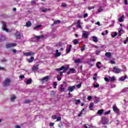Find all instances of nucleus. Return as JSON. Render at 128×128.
<instances>
[{
    "instance_id": "1",
    "label": "nucleus",
    "mask_w": 128,
    "mask_h": 128,
    "mask_svg": "<svg viewBox=\"0 0 128 128\" xmlns=\"http://www.w3.org/2000/svg\"><path fill=\"white\" fill-rule=\"evenodd\" d=\"M68 67H66L64 66H62L60 68H56V72H60V70H63L62 72H60V74H59V76H62V74H64V72H68Z\"/></svg>"
},
{
    "instance_id": "2",
    "label": "nucleus",
    "mask_w": 128,
    "mask_h": 128,
    "mask_svg": "<svg viewBox=\"0 0 128 128\" xmlns=\"http://www.w3.org/2000/svg\"><path fill=\"white\" fill-rule=\"evenodd\" d=\"M10 78H6L2 82L4 86H8L10 84Z\"/></svg>"
},
{
    "instance_id": "3",
    "label": "nucleus",
    "mask_w": 128,
    "mask_h": 128,
    "mask_svg": "<svg viewBox=\"0 0 128 128\" xmlns=\"http://www.w3.org/2000/svg\"><path fill=\"white\" fill-rule=\"evenodd\" d=\"M18 44L16 43H11L6 45V48H14V46H16Z\"/></svg>"
},
{
    "instance_id": "4",
    "label": "nucleus",
    "mask_w": 128,
    "mask_h": 128,
    "mask_svg": "<svg viewBox=\"0 0 128 128\" xmlns=\"http://www.w3.org/2000/svg\"><path fill=\"white\" fill-rule=\"evenodd\" d=\"M36 53L32 52H24V56H34Z\"/></svg>"
},
{
    "instance_id": "5",
    "label": "nucleus",
    "mask_w": 128,
    "mask_h": 128,
    "mask_svg": "<svg viewBox=\"0 0 128 128\" xmlns=\"http://www.w3.org/2000/svg\"><path fill=\"white\" fill-rule=\"evenodd\" d=\"M50 76H46L45 77L42 78L40 80L41 82H46L48 80H50Z\"/></svg>"
},
{
    "instance_id": "6",
    "label": "nucleus",
    "mask_w": 128,
    "mask_h": 128,
    "mask_svg": "<svg viewBox=\"0 0 128 128\" xmlns=\"http://www.w3.org/2000/svg\"><path fill=\"white\" fill-rule=\"evenodd\" d=\"M2 30H4L6 32H8V29L6 28V22H2Z\"/></svg>"
},
{
    "instance_id": "7",
    "label": "nucleus",
    "mask_w": 128,
    "mask_h": 128,
    "mask_svg": "<svg viewBox=\"0 0 128 128\" xmlns=\"http://www.w3.org/2000/svg\"><path fill=\"white\" fill-rule=\"evenodd\" d=\"M76 89V86H70L68 88V92H72Z\"/></svg>"
},
{
    "instance_id": "8",
    "label": "nucleus",
    "mask_w": 128,
    "mask_h": 128,
    "mask_svg": "<svg viewBox=\"0 0 128 128\" xmlns=\"http://www.w3.org/2000/svg\"><path fill=\"white\" fill-rule=\"evenodd\" d=\"M14 36H16V38L17 40H20L22 38V34H20V32H17L15 34Z\"/></svg>"
},
{
    "instance_id": "9",
    "label": "nucleus",
    "mask_w": 128,
    "mask_h": 128,
    "mask_svg": "<svg viewBox=\"0 0 128 128\" xmlns=\"http://www.w3.org/2000/svg\"><path fill=\"white\" fill-rule=\"evenodd\" d=\"M113 72H115L116 74H120V69L116 67H114L113 68Z\"/></svg>"
},
{
    "instance_id": "10",
    "label": "nucleus",
    "mask_w": 128,
    "mask_h": 128,
    "mask_svg": "<svg viewBox=\"0 0 128 128\" xmlns=\"http://www.w3.org/2000/svg\"><path fill=\"white\" fill-rule=\"evenodd\" d=\"M82 36L84 38H88V32L87 31H83Z\"/></svg>"
},
{
    "instance_id": "11",
    "label": "nucleus",
    "mask_w": 128,
    "mask_h": 128,
    "mask_svg": "<svg viewBox=\"0 0 128 128\" xmlns=\"http://www.w3.org/2000/svg\"><path fill=\"white\" fill-rule=\"evenodd\" d=\"M110 122V120L108 119L104 118L102 120V124H108V122Z\"/></svg>"
},
{
    "instance_id": "12",
    "label": "nucleus",
    "mask_w": 128,
    "mask_h": 128,
    "mask_svg": "<svg viewBox=\"0 0 128 128\" xmlns=\"http://www.w3.org/2000/svg\"><path fill=\"white\" fill-rule=\"evenodd\" d=\"M112 109L114 112H116V114H118V108L116 107V106H112Z\"/></svg>"
},
{
    "instance_id": "13",
    "label": "nucleus",
    "mask_w": 128,
    "mask_h": 128,
    "mask_svg": "<svg viewBox=\"0 0 128 128\" xmlns=\"http://www.w3.org/2000/svg\"><path fill=\"white\" fill-rule=\"evenodd\" d=\"M77 28H82V25H80V20H78L76 22Z\"/></svg>"
},
{
    "instance_id": "14",
    "label": "nucleus",
    "mask_w": 128,
    "mask_h": 128,
    "mask_svg": "<svg viewBox=\"0 0 128 128\" xmlns=\"http://www.w3.org/2000/svg\"><path fill=\"white\" fill-rule=\"evenodd\" d=\"M34 57H31L28 59H27V61L28 62H29L30 64V62H34Z\"/></svg>"
},
{
    "instance_id": "15",
    "label": "nucleus",
    "mask_w": 128,
    "mask_h": 128,
    "mask_svg": "<svg viewBox=\"0 0 128 128\" xmlns=\"http://www.w3.org/2000/svg\"><path fill=\"white\" fill-rule=\"evenodd\" d=\"M72 45H70L68 48L66 50V54H70V50H72Z\"/></svg>"
},
{
    "instance_id": "16",
    "label": "nucleus",
    "mask_w": 128,
    "mask_h": 128,
    "mask_svg": "<svg viewBox=\"0 0 128 128\" xmlns=\"http://www.w3.org/2000/svg\"><path fill=\"white\" fill-rule=\"evenodd\" d=\"M104 110H100L98 111L97 114H99V116H102L104 114Z\"/></svg>"
},
{
    "instance_id": "17",
    "label": "nucleus",
    "mask_w": 128,
    "mask_h": 128,
    "mask_svg": "<svg viewBox=\"0 0 128 128\" xmlns=\"http://www.w3.org/2000/svg\"><path fill=\"white\" fill-rule=\"evenodd\" d=\"M32 70H38V64L33 66Z\"/></svg>"
},
{
    "instance_id": "18",
    "label": "nucleus",
    "mask_w": 128,
    "mask_h": 128,
    "mask_svg": "<svg viewBox=\"0 0 128 128\" xmlns=\"http://www.w3.org/2000/svg\"><path fill=\"white\" fill-rule=\"evenodd\" d=\"M32 26V22H30V21H28L26 22V26L27 28H30V26Z\"/></svg>"
},
{
    "instance_id": "19",
    "label": "nucleus",
    "mask_w": 128,
    "mask_h": 128,
    "mask_svg": "<svg viewBox=\"0 0 128 128\" xmlns=\"http://www.w3.org/2000/svg\"><path fill=\"white\" fill-rule=\"evenodd\" d=\"M124 15H122L120 18H118V20L120 22H124Z\"/></svg>"
},
{
    "instance_id": "20",
    "label": "nucleus",
    "mask_w": 128,
    "mask_h": 128,
    "mask_svg": "<svg viewBox=\"0 0 128 128\" xmlns=\"http://www.w3.org/2000/svg\"><path fill=\"white\" fill-rule=\"evenodd\" d=\"M92 40L94 42H98V38L96 36L92 37Z\"/></svg>"
},
{
    "instance_id": "21",
    "label": "nucleus",
    "mask_w": 128,
    "mask_h": 128,
    "mask_svg": "<svg viewBox=\"0 0 128 128\" xmlns=\"http://www.w3.org/2000/svg\"><path fill=\"white\" fill-rule=\"evenodd\" d=\"M50 8H46L44 9H42V12H50Z\"/></svg>"
},
{
    "instance_id": "22",
    "label": "nucleus",
    "mask_w": 128,
    "mask_h": 128,
    "mask_svg": "<svg viewBox=\"0 0 128 128\" xmlns=\"http://www.w3.org/2000/svg\"><path fill=\"white\" fill-rule=\"evenodd\" d=\"M60 90L61 92H64L65 88H64L63 84H61Z\"/></svg>"
},
{
    "instance_id": "23",
    "label": "nucleus",
    "mask_w": 128,
    "mask_h": 128,
    "mask_svg": "<svg viewBox=\"0 0 128 128\" xmlns=\"http://www.w3.org/2000/svg\"><path fill=\"white\" fill-rule=\"evenodd\" d=\"M105 56H107V58H110L112 56V54L110 52H106Z\"/></svg>"
},
{
    "instance_id": "24",
    "label": "nucleus",
    "mask_w": 128,
    "mask_h": 128,
    "mask_svg": "<svg viewBox=\"0 0 128 128\" xmlns=\"http://www.w3.org/2000/svg\"><path fill=\"white\" fill-rule=\"evenodd\" d=\"M6 37H4V36H0V42H4V40H5Z\"/></svg>"
},
{
    "instance_id": "25",
    "label": "nucleus",
    "mask_w": 128,
    "mask_h": 128,
    "mask_svg": "<svg viewBox=\"0 0 128 128\" xmlns=\"http://www.w3.org/2000/svg\"><path fill=\"white\" fill-rule=\"evenodd\" d=\"M62 54V53L60 52H58V50H56V56H60V55Z\"/></svg>"
},
{
    "instance_id": "26",
    "label": "nucleus",
    "mask_w": 128,
    "mask_h": 128,
    "mask_svg": "<svg viewBox=\"0 0 128 128\" xmlns=\"http://www.w3.org/2000/svg\"><path fill=\"white\" fill-rule=\"evenodd\" d=\"M16 97L14 96L10 97V100L11 102H14V100H16Z\"/></svg>"
},
{
    "instance_id": "27",
    "label": "nucleus",
    "mask_w": 128,
    "mask_h": 128,
    "mask_svg": "<svg viewBox=\"0 0 128 128\" xmlns=\"http://www.w3.org/2000/svg\"><path fill=\"white\" fill-rule=\"evenodd\" d=\"M32 100H24V104H30V102H32Z\"/></svg>"
},
{
    "instance_id": "28",
    "label": "nucleus",
    "mask_w": 128,
    "mask_h": 128,
    "mask_svg": "<svg viewBox=\"0 0 128 128\" xmlns=\"http://www.w3.org/2000/svg\"><path fill=\"white\" fill-rule=\"evenodd\" d=\"M83 112H84V108L80 112V113L78 114V116H79V118H80V116H82Z\"/></svg>"
},
{
    "instance_id": "29",
    "label": "nucleus",
    "mask_w": 128,
    "mask_h": 128,
    "mask_svg": "<svg viewBox=\"0 0 128 128\" xmlns=\"http://www.w3.org/2000/svg\"><path fill=\"white\" fill-rule=\"evenodd\" d=\"M73 42H74V44H78L80 43V42H78V40L76 39L74 40Z\"/></svg>"
},
{
    "instance_id": "30",
    "label": "nucleus",
    "mask_w": 128,
    "mask_h": 128,
    "mask_svg": "<svg viewBox=\"0 0 128 128\" xmlns=\"http://www.w3.org/2000/svg\"><path fill=\"white\" fill-rule=\"evenodd\" d=\"M32 78L26 81L27 84H32Z\"/></svg>"
},
{
    "instance_id": "31",
    "label": "nucleus",
    "mask_w": 128,
    "mask_h": 128,
    "mask_svg": "<svg viewBox=\"0 0 128 128\" xmlns=\"http://www.w3.org/2000/svg\"><path fill=\"white\" fill-rule=\"evenodd\" d=\"M42 26V24H38L36 26H34V29L36 30L37 28H40Z\"/></svg>"
},
{
    "instance_id": "32",
    "label": "nucleus",
    "mask_w": 128,
    "mask_h": 128,
    "mask_svg": "<svg viewBox=\"0 0 128 128\" xmlns=\"http://www.w3.org/2000/svg\"><path fill=\"white\" fill-rule=\"evenodd\" d=\"M94 107V102H90L89 106V108L92 110V108Z\"/></svg>"
},
{
    "instance_id": "33",
    "label": "nucleus",
    "mask_w": 128,
    "mask_h": 128,
    "mask_svg": "<svg viewBox=\"0 0 128 128\" xmlns=\"http://www.w3.org/2000/svg\"><path fill=\"white\" fill-rule=\"evenodd\" d=\"M74 62L75 64H79V62H80V59L78 58L77 60H74Z\"/></svg>"
},
{
    "instance_id": "34",
    "label": "nucleus",
    "mask_w": 128,
    "mask_h": 128,
    "mask_svg": "<svg viewBox=\"0 0 128 128\" xmlns=\"http://www.w3.org/2000/svg\"><path fill=\"white\" fill-rule=\"evenodd\" d=\"M126 78V76L125 77H122L120 78V80H121L122 82H124V80Z\"/></svg>"
},
{
    "instance_id": "35",
    "label": "nucleus",
    "mask_w": 128,
    "mask_h": 128,
    "mask_svg": "<svg viewBox=\"0 0 128 128\" xmlns=\"http://www.w3.org/2000/svg\"><path fill=\"white\" fill-rule=\"evenodd\" d=\"M110 114V110H108V111H107V112H106L104 113V114L105 116H108V114Z\"/></svg>"
},
{
    "instance_id": "36",
    "label": "nucleus",
    "mask_w": 128,
    "mask_h": 128,
    "mask_svg": "<svg viewBox=\"0 0 128 128\" xmlns=\"http://www.w3.org/2000/svg\"><path fill=\"white\" fill-rule=\"evenodd\" d=\"M60 20H55V21L54 22V24H60Z\"/></svg>"
},
{
    "instance_id": "37",
    "label": "nucleus",
    "mask_w": 128,
    "mask_h": 128,
    "mask_svg": "<svg viewBox=\"0 0 128 128\" xmlns=\"http://www.w3.org/2000/svg\"><path fill=\"white\" fill-rule=\"evenodd\" d=\"M80 103V100L78 99V100H76V102H75V104L78 105V104Z\"/></svg>"
},
{
    "instance_id": "38",
    "label": "nucleus",
    "mask_w": 128,
    "mask_h": 128,
    "mask_svg": "<svg viewBox=\"0 0 128 128\" xmlns=\"http://www.w3.org/2000/svg\"><path fill=\"white\" fill-rule=\"evenodd\" d=\"M103 10H104L102 9V8H100L98 9V14H100V12H102Z\"/></svg>"
},
{
    "instance_id": "39",
    "label": "nucleus",
    "mask_w": 128,
    "mask_h": 128,
    "mask_svg": "<svg viewBox=\"0 0 128 128\" xmlns=\"http://www.w3.org/2000/svg\"><path fill=\"white\" fill-rule=\"evenodd\" d=\"M70 72H72V73L74 74V72H76V70H74V68H71L70 69Z\"/></svg>"
},
{
    "instance_id": "40",
    "label": "nucleus",
    "mask_w": 128,
    "mask_h": 128,
    "mask_svg": "<svg viewBox=\"0 0 128 128\" xmlns=\"http://www.w3.org/2000/svg\"><path fill=\"white\" fill-rule=\"evenodd\" d=\"M101 62H98L97 64H96V66L98 68H100L102 67H100V66H98V64H100Z\"/></svg>"
},
{
    "instance_id": "41",
    "label": "nucleus",
    "mask_w": 128,
    "mask_h": 128,
    "mask_svg": "<svg viewBox=\"0 0 128 128\" xmlns=\"http://www.w3.org/2000/svg\"><path fill=\"white\" fill-rule=\"evenodd\" d=\"M86 48V45L84 44L82 48H81V52H84Z\"/></svg>"
},
{
    "instance_id": "42",
    "label": "nucleus",
    "mask_w": 128,
    "mask_h": 128,
    "mask_svg": "<svg viewBox=\"0 0 128 128\" xmlns=\"http://www.w3.org/2000/svg\"><path fill=\"white\" fill-rule=\"evenodd\" d=\"M68 6V4H66V3H62V8H66V6Z\"/></svg>"
},
{
    "instance_id": "43",
    "label": "nucleus",
    "mask_w": 128,
    "mask_h": 128,
    "mask_svg": "<svg viewBox=\"0 0 128 128\" xmlns=\"http://www.w3.org/2000/svg\"><path fill=\"white\" fill-rule=\"evenodd\" d=\"M104 80L106 82H110V79H108V78L107 77H105L104 78Z\"/></svg>"
},
{
    "instance_id": "44",
    "label": "nucleus",
    "mask_w": 128,
    "mask_h": 128,
    "mask_svg": "<svg viewBox=\"0 0 128 128\" xmlns=\"http://www.w3.org/2000/svg\"><path fill=\"white\" fill-rule=\"evenodd\" d=\"M62 122H60L59 124H58V128H62Z\"/></svg>"
},
{
    "instance_id": "45",
    "label": "nucleus",
    "mask_w": 128,
    "mask_h": 128,
    "mask_svg": "<svg viewBox=\"0 0 128 128\" xmlns=\"http://www.w3.org/2000/svg\"><path fill=\"white\" fill-rule=\"evenodd\" d=\"M57 122H60L62 120V117L59 116L56 118Z\"/></svg>"
},
{
    "instance_id": "46",
    "label": "nucleus",
    "mask_w": 128,
    "mask_h": 128,
    "mask_svg": "<svg viewBox=\"0 0 128 128\" xmlns=\"http://www.w3.org/2000/svg\"><path fill=\"white\" fill-rule=\"evenodd\" d=\"M82 86V83H80L76 85V88H80Z\"/></svg>"
},
{
    "instance_id": "47",
    "label": "nucleus",
    "mask_w": 128,
    "mask_h": 128,
    "mask_svg": "<svg viewBox=\"0 0 128 128\" xmlns=\"http://www.w3.org/2000/svg\"><path fill=\"white\" fill-rule=\"evenodd\" d=\"M94 6L92 7H88V10H94Z\"/></svg>"
},
{
    "instance_id": "48",
    "label": "nucleus",
    "mask_w": 128,
    "mask_h": 128,
    "mask_svg": "<svg viewBox=\"0 0 128 128\" xmlns=\"http://www.w3.org/2000/svg\"><path fill=\"white\" fill-rule=\"evenodd\" d=\"M118 36V32H115L114 35H112V38H116Z\"/></svg>"
},
{
    "instance_id": "49",
    "label": "nucleus",
    "mask_w": 128,
    "mask_h": 128,
    "mask_svg": "<svg viewBox=\"0 0 128 128\" xmlns=\"http://www.w3.org/2000/svg\"><path fill=\"white\" fill-rule=\"evenodd\" d=\"M57 80H58L60 81L62 80V78L60 77V75H58L57 76Z\"/></svg>"
},
{
    "instance_id": "50",
    "label": "nucleus",
    "mask_w": 128,
    "mask_h": 128,
    "mask_svg": "<svg viewBox=\"0 0 128 128\" xmlns=\"http://www.w3.org/2000/svg\"><path fill=\"white\" fill-rule=\"evenodd\" d=\"M128 88H125L122 90V92H128Z\"/></svg>"
},
{
    "instance_id": "51",
    "label": "nucleus",
    "mask_w": 128,
    "mask_h": 128,
    "mask_svg": "<svg viewBox=\"0 0 128 128\" xmlns=\"http://www.w3.org/2000/svg\"><path fill=\"white\" fill-rule=\"evenodd\" d=\"M50 126H54V123L53 122H50L49 124Z\"/></svg>"
},
{
    "instance_id": "52",
    "label": "nucleus",
    "mask_w": 128,
    "mask_h": 128,
    "mask_svg": "<svg viewBox=\"0 0 128 128\" xmlns=\"http://www.w3.org/2000/svg\"><path fill=\"white\" fill-rule=\"evenodd\" d=\"M94 88H98V86H100V84H94Z\"/></svg>"
},
{
    "instance_id": "53",
    "label": "nucleus",
    "mask_w": 128,
    "mask_h": 128,
    "mask_svg": "<svg viewBox=\"0 0 128 128\" xmlns=\"http://www.w3.org/2000/svg\"><path fill=\"white\" fill-rule=\"evenodd\" d=\"M114 80H116V78L114 76H112L110 78L111 82H114Z\"/></svg>"
},
{
    "instance_id": "54",
    "label": "nucleus",
    "mask_w": 128,
    "mask_h": 128,
    "mask_svg": "<svg viewBox=\"0 0 128 128\" xmlns=\"http://www.w3.org/2000/svg\"><path fill=\"white\" fill-rule=\"evenodd\" d=\"M52 118L53 120H56V118H56V115H53V116H52Z\"/></svg>"
},
{
    "instance_id": "55",
    "label": "nucleus",
    "mask_w": 128,
    "mask_h": 128,
    "mask_svg": "<svg viewBox=\"0 0 128 128\" xmlns=\"http://www.w3.org/2000/svg\"><path fill=\"white\" fill-rule=\"evenodd\" d=\"M96 54H100V50H98L96 52Z\"/></svg>"
},
{
    "instance_id": "56",
    "label": "nucleus",
    "mask_w": 128,
    "mask_h": 128,
    "mask_svg": "<svg viewBox=\"0 0 128 128\" xmlns=\"http://www.w3.org/2000/svg\"><path fill=\"white\" fill-rule=\"evenodd\" d=\"M20 78L23 79L24 78V75H20L19 77Z\"/></svg>"
},
{
    "instance_id": "57",
    "label": "nucleus",
    "mask_w": 128,
    "mask_h": 128,
    "mask_svg": "<svg viewBox=\"0 0 128 128\" xmlns=\"http://www.w3.org/2000/svg\"><path fill=\"white\" fill-rule=\"evenodd\" d=\"M88 13H86L84 15V18H88Z\"/></svg>"
},
{
    "instance_id": "58",
    "label": "nucleus",
    "mask_w": 128,
    "mask_h": 128,
    "mask_svg": "<svg viewBox=\"0 0 128 128\" xmlns=\"http://www.w3.org/2000/svg\"><path fill=\"white\" fill-rule=\"evenodd\" d=\"M12 52L14 54H16V52H18V50H16V49H14L13 50H12Z\"/></svg>"
},
{
    "instance_id": "59",
    "label": "nucleus",
    "mask_w": 128,
    "mask_h": 128,
    "mask_svg": "<svg viewBox=\"0 0 128 128\" xmlns=\"http://www.w3.org/2000/svg\"><path fill=\"white\" fill-rule=\"evenodd\" d=\"M0 70H6V68L4 67L0 66Z\"/></svg>"
},
{
    "instance_id": "60",
    "label": "nucleus",
    "mask_w": 128,
    "mask_h": 128,
    "mask_svg": "<svg viewBox=\"0 0 128 128\" xmlns=\"http://www.w3.org/2000/svg\"><path fill=\"white\" fill-rule=\"evenodd\" d=\"M2 62H8V60H6L5 58H3L2 60Z\"/></svg>"
},
{
    "instance_id": "61",
    "label": "nucleus",
    "mask_w": 128,
    "mask_h": 128,
    "mask_svg": "<svg viewBox=\"0 0 128 128\" xmlns=\"http://www.w3.org/2000/svg\"><path fill=\"white\" fill-rule=\"evenodd\" d=\"M124 4H125L126 5V6H127V4H128V0H124Z\"/></svg>"
},
{
    "instance_id": "62",
    "label": "nucleus",
    "mask_w": 128,
    "mask_h": 128,
    "mask_svg": "<svg viewBox=\"0 0 128 128\" xmlns=\"http://www.w3.org/2000/svg\"><path fill=\"white\" fill-rule=\"evenodd\" d=\"M110 64H116V62L114 60H111Z\"/></svg>"
},
{
    "instance_id": "63",
    "label": "nucleus",
    "mask_w": 128,
    "mask_h": 128,
    "mask_svg": "<svg viewBox=\"0 0 128 128\" xmlns=\"http://www.w3.org/2000/svg\"><path fill=\"white\" fill-rule=\"evenodd\" d=\"M31 4H36V0H33L31 1Z\"/></svg>"
},
{
    "instance_id": "64",
    "label": "nucleus",
    "mask_w": 128,
    "mask_h": 128,
    "mask_svg": "<svg viewBox=\"0 0 128 128\" xmlns=\"http://www.w3.org/2000/svg\"><path fill=\"white\" fill-rule=\"evenodd\" d=\"M40 36V38H44V35H40V36Z\"/></svg>"
}]
</instances>
